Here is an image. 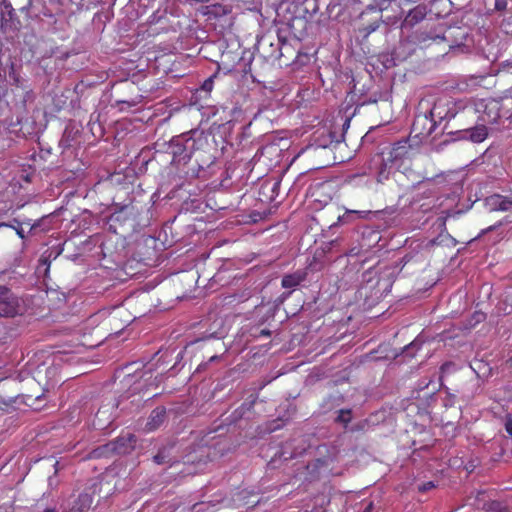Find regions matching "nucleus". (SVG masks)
Segmentation results:
<instances>
[{
    "instance_id": "nucleus-1",
    "label": "nucleus",
    "mask_w": 512,
    "mask_h": 512,
    "mask_svg": "<svg viewBox=\"0 0 512 512\" xmlns=\"http://www.w3.org/2000/svg\"><path fill=\"white\" fill-rule=\"evenodd\" d=\"M469 111L479 113V119L483 123L495 124L501 118L512 117V97L479 99L475 103V108H470Z\"/></svg>"
},
{
    "instance_id": "nucleus-2",
    "label": "nucleus",
    "mask_w": 512,
    "mask_h": 512,
    "mask_svg": "<svg viewBox=\"0 0 512 512\" xmlns=\"http://www.w3.org/2000/svg\"><path fill=\"white\" fill-rule=\"evenodd\" d=\"M450 19V57L461 54H470L474 49V38L470 27L456 26Z\"/></svg>"
},
{
    "instance_id": "nucleus-3",
    "label": "nucleus",
    "mask_w": 512,
    "mask_h": 512,
    "mask_svg": "<svg viewBox=\"0 0 512 512\" xmlns=\"http://www.w3.org/2000/svg\"><path fill=\"white\" fill-rule=\"evenodd\" d=\"M26 305L23 299L15 295L8 288L0 286V316L15 317L25 312Z\"/></svg>"
},
{
    "instance_id": "nucleus-4",
    "label": "nucleus",
    "mask_w": 512,
    "mask_h": 512,
    "mask_svg": "<svg viewBox=\"0 0 512 512\" xmlns=\"http://www.w3.org/2000/svg\"><path fill=\"white\" fill-rule=\"evenodd\" d=\"M173 161L180 163H187L194 151L196 150V140L189 135H181L171 140L170 144Z\"/></svg>"
},
{
    "instance_id": "nucleus-5",
    "label": "nucleus",
    "mask_w": 512,
    "mask_h": 512,
    "mask_svg": "<svg viewBox=\"0 0 512 512\" xmlns=\"http://www.w3.org/2000/svg\"><path fill=\"white\" fill-rule=\"evenodd\" d=\"M441 107L438 105H435L432 110L430 111V115L432 117L431 120L428 119L426 115L418 116L412 126V132L416 133V136L424 135L429 136L435 126V118H438L440 122L444 121L443 127L446 128L447 121H445L446 116L448 115V110H445L444 113L440 111Z\"/></svg>"
},
{
    "instance_id": "nucleus-6",
    "label": "nucleus",
    "mask_w": 512,
    "mask_h": 512,
    "mask_svg": "<svg viewBox=\"0 0 512 512\" xmlns=\"http://www.w3.org/2000/svg\"><path fill=\"white\" fill-rule=\"evenodd\" d=\"M488 136V130L485 124L462 130L450 131V143L460 139L470 140L473 143H480Z\"/></svg>"
},
{
    "instance_id": "nucleus-7",
    "label": "nucleus",
    "mask_w": 512,
    "mask_h": 512,
    "mask_svg": "<svg viewBox=\"0 0 512 512\" xmlns=\"http://www.w3.org/2000/svg\"><path fill=\"white\" fill-rule=\"evenodd\" d=\"M484 206L490 212L510 211L512 210V194L510 196L500 194L490 195L484 199Z\"/></svg>"
},
{
    "instance_id": "nucleus-8",
    "label": "nucleus",
    "mask_w": 512,
    "mask_h": 512,
    "mask_svg": "<svg viewBox=\"0 0 512 512\" xmlns=\"http://www.w3.org/2000/svg\"><path fill=\"white\" fill-rule=\"evenodd\" d=\"M165 414L166 411L162 407H157L156 409H154L150 414V417L146 424V429L148 431H153L157 429L163 423L165 419Z\"/></svg>"
},
{
    "instance_id": "nucleus-9",
    "label": "nucleus",
    "mask_w": 512,
    "mask_h": 512,
    "mask_svg": "<svg viewBox=\"0 0 512 512\" xmlns=\"http://www.w3.org/2000/svg\"><path fill=\"white\" fill-rule=\"evenodd\" d=\"M136 443V438L134 435L128 433L127 435H123L119 437L115 443V450L118 453H128L130 449H133Z\"/></svg>"
},
{
    "instance_id": "nucleus-10",
    "label": "nucleus",
    "mask_w": 512,
    "mask_h": 512,
    "mask_svg": "<svg viewBox=\"0 0 512 512\" xmlns=\"http://www.w3.org/2000/svg\"><path fill=\"white\" fill-rule=\"evenodd\" d=\"M426 16V8L424 6H417L409 11L407 14L404 24L413 26L422 21Z\"/></svg>"
},
{
    "instance_id": "nucleus-11",
    "label": "nucleus",
    "mask_w": 512,
    "mask_h": 512,
    "mask_svg": "<svg viewBox=\"0 0 512 512\" xmlns=\"http://www.w3.org/2000/svg\"><path fill=\"white\" fill-rule=\"evenodd\" d=\"M303 280L304 276L301 273L288 274L282 278V287L286 289H293Z\"/></svg>"
},
{
    "instance_id": "nucleus-12",
    "label": "nucleus",
    "mask_w": 512,
    "mask_h": 512,
    "mask_svg": "<svg viewBox=\"0 0 512 512\" xmlns=\"http://www.w3.org/2000/svg\"><path fill=\"white\" fill-rule=\"evenodd\" d=\"M450 103H453V108H450V119L454 118L458 112L467 108L468 100L466 98H457L450 94Z\"/></svg>"
},
{
    "instance_id": "nucleus-13",
    "label": "nucleus",
    "mask_w": 512,
    "mask_h": 512,
    "mask_svg": "<svg viewBox=\"0 0 512 512\" xmlns=\"http://www.w3.org/2000/svg\"><path fill=\"white\" fill-rule=\"evenodd\" d=\"M407 153V147L406 142L404 143H397L390 152V158L388 161H394L398 158L403 157Z\"/></svg>"
},
{
    "instance_id": "nucleus-14",
    "label": "nucleus",
    "mask_w": 512,
    "mask_h": 512,
    "mask_svg": "<svg viewBox=\"0 0 512 512\" xmlns=\"http://www.w3.org/2000/svg\"><path fill=\"white\" fill-rule=\"evenodd\" d=\"M386 168H387V163L384 162L383 167L380 169V171L378 172V175H377V181L379 183H382L389 178L390 169L387 170Z\"/></svg>"
},
{
    "instance_id": "nucleus-15",
    "label": "nucleus",
    "mask_w": 512,
    "mask_h": 512,
    "mask_svg": "<svg viewBox=\"0 0 512 512\" xmlns=\"http://www.w3.org/2000/svg\"><path fill=\"white\" fill-rule=\"evenodd\" d=\"M486 319V314L481 311H475L471 317L470 324L476 325L483 322Z\"/></svg>"
},
{
    "instance_id": "nucleus-16",
    "label": "nucleus",
    "mask_w": 512,
    "mask_h": 512,
    "mask_svg": "<svg viewBox=\"0 0 512 512\" xmlns=\"http://www.w3.org/2000/svg\"><path fill=\"white\" fill-rule=\"evenodd\" d=\"M500 72L512 74V59L503 61L500 64Z\"/></svg>"
},
{
    "instance_id": "nucleus-17",
    "label": "nucleus",
    "mask_w": 512,
    "mask_h": 512,
    "mask_svg": "<svg viewBox=\"0 0 512 512\" xmlns=\"http://www.w3.org/2000/svg\"><path fill=\"white\" fill-rule=\"evenodd\" d=\"M338 420L344 424H347L350 421V411L341 410L338 416Z\"/></svg>"
},
{
    "instance_id": "nucleus-18",
    "label": "nucleus",
    "mask_w": 512,
    "mask_h": 512,
    "mask_svg": "<svg viewBox=\"0 0 512 512\" xmlns=\"http://www.w3.org/2000/svg\"><path fill=\"white\" fill-rule=\"evenodd\" d=\"M507 7V0H494V8L497 11H503Z\"/></svg>"
},
{
    "instance_id": "nucleus-19",
    "label": "nucleus",
    "mask_w": 512,
    "mask_h": 512,
    "mask_svg": "<svg viewBox=\"0 0 512 512\" xmlns=\"http://www.w3.org/2000/svg\"><path fill=\"white\" fill-rule=\"evenodd\" d=\"M213 88V77L206 79L202 85V89L209 92Z\"/></svg>"
},
{
    "instance_id": "nucleus-20",
    "label": "nucleus",
    "mask_w": 512,
    "mask_h": 512,
    "mask_svg": "<svg viewBox=\"0 0 512 512\" xmlns=\"http://www.w3.org/2000/svg\"><path fill=\"white\" fill-rule=\"evenodd\" d=\"M420 347V341L418 339L414 340L412 343H410L406 348V352L409 354L411 350L419 349Z\"/></svg>"
},
{
    "instance_id": "nucleus-21",
    "label": "nucleus",
    "mask_w": 512,
    "mask_h": 512,
    "mask_svg": "<svg viewBox=\"0 0 512 512\" xmlns=\"http://www.w3.org/2000/svg\"><path fill=\"white\" fill-rule=\"evenodd\" d=\"M461 190H462V185H458V180H457L453 187L452 192H450V197H449L450 202H452L454 200L453 196L456 195Z\"/></svg>"
},
{
    "instance_id": "nucleus-22",
    "label": "nucleus",
    "mask_w": 512,
    "mask_h": 512,
    "mask_svg": "<svg viewBox=\"0 0 512 512\" xmlns=\"http://www.w3.org/2000/svg\"><path fill=\"white\" fill-rule=\"evenodd\" d=\"M434 486H435L434 483L432 481H429V482L424 483L421 486H419V490L424 492V491L432 489Z\"/></svg>"
},
{
    "instance_id": "nucleus-23",
    "label": "nucleus",
    "mask_w": 512,
    "mask_h": 512,
    "mask_svg": "<svg viewBox=\"0 0 512 512\" xmlns=\"http://www.w3.org/2000/svg\"><path fill=\"white\" fill-rule=\"evenodd\" d=\"M349 213L357 214L359 217L364 218L367 214H369V211H358V210H350Z\"/></svg>"
},
{
    "instance_id": "nucleus-24",
    "label": "nucleus",
    "mask_w": 512,
    "mask_h": 512,
    "mask_svg": "<svg viewBox=\"0 0 512 512\" xmlns=\"http://www.w3.org/2000/svg\"><path fill=\"white\" fill-rule=\"evenodd\" d=\"M505 430L506 432L512 436V420H508L506 423H505Z\"/></svg>"
},
{
    "instance_id": "nucleus-25",
    "label": "nucleus",
    "mask_w": 512,
    "mask_h": 512,
    "mask_svg": "<svg viewBox=\"0 0 512 512\" xmlns=\"http://www.w3.org/2000/svg\"><path fill=\"white\" fill-rule=\"evenodd\" d=\"M462 90H463V88L459 84H457L456 86L450 85V93L453 92V94H455L456 91H462Z\"/></svg>"
},
{
    "instance_id": "nucleus-26",
    "label": "nucleus",
    "mask_w": 512,
    "mask_h": 512,
    "mask_svg": "<svg viewBox=\"0 0 512 512\" xmlns=\"http://www.w3.org/2000/svg\"><path fill=\"white\" fill-rule=\"evenodd\" d=\"M458 175V173H452V174H449V177H450V181L451 180H455L457 181L458 180V185H460V182L462 181V179H459L458 177H456ZM456 182H454L455 184Z\"/></svg>"
},
{
    "instance_id": "nucleus-27",
    "label": "nucleus",
    "mask_w": 512,
    "mask_h": 512,
    "mask_svg": "<svg viewBox=\"0 0 512 512\" xmlns=\"http://www.w3.org/2000/svg\"><path fill=\"white\" fill-rule=\"evenodd\" d=\"M154 460H155V462H156V463H158V464H161V463H162V458H161V456H160V455H156V456L154 457Z\"/></svg>"
},
{
    "instance_id": "nucleus-28",
    "label": "nucleus",
    "mask_w": 512,
    "mask_h": 512,
    "mask_svg": "<svg viewBox=\"0 0 512 512\" xmlns=\"http://www.w3.org/2000/svg\"><path fill=\"white\" fill-rule=\"evenodd\" d=\"M373 508V504L370 502L367 507L365 508L364 512H370Z\"/></svg>"
},
{
    "instance_id": "nucleus-29",
    "label": "nucleus",
    "mask_w": 512,
    "mask_h": 512,
    "mask_svg": "<svg viewBox=\"0 0 512 512\" xmlns=\"http://www.w3.org/2000/svg\"><path fill=\"white\" fill-rule=\"evenodd\" d=\"M451 466L456 467V468H459V467H460V464H458V461H457V460H454L452 464L450 463V467H451Z\"/></svg>"
},
{
    "instance_id": "nucleus-30",
    "label": "nucleus",
    "mask_w": 512,
    "mask_h": 512,
    "mask_svg": "<svg viewBox=\"0 0 512 512\" xmlns=\"http://www.w3.org/2000/svg\"><path fill=\"white\" fill-rule=\"evenodd\" d=\"M450 242H452L454 245L457 244V241L455 238L450 236Z\"/></svg>"
},
{
    "instance_id": "nucleus-31",
    "label": "nucleus",
    "mask_w": 512,
    "mask_h": 512,
    "mask_svg": "<svg viewBox=\"0 0 512 512\" xmlns=\"http://www.w3.org/2000/svg\"><path fill=\"white\" fill-rule=\"evenodd\" d=\"M473 467H474V466H470V467L465 466V469H466L468 472H471V471L473 470Z\"/></svg>"
},
{
    "instance_id": "nucleus-32",
    "label": "nucleus",
    "mask_w": 512,
    "mask_h": 512,
    "mask_svg": "<svg viewBox=\"0 0 512 512\" xmlns=\"http://www.w3.org/2000/svg\"><path fill=\"white\" fill-rule=\"evenodd\" d=\"M17 234H18L21 238H23V237H24V235H23L22 231H20V230H18V231H17Z\"/></svg>"
},
{
    "instance_id": "nucleus-33",
    "label": "nucleus",
    "mask_w": 512,
    "mask_h": 512,
    "mask_svg": "<svg viewBox=\"0 0 512 512\" xmlns=\"http://www.w3.org/2000/svg\"><path fill=\"white\" fill-rule=\"evenodd\" d=\"M45 512H54V511L51 509H47V510H45Z\"/></svg>"
},
{
    "instance_id": "nucleus-34",
    "label": "nucleus",
    "mask_w": 512,
    "mask_h": 512,
    "mask_svg": "<svg viewBox=\"0 0 512 512\" xmlns=\"http://www.w3.org/2000/svg\"><path fill=\"white\" fill-rule=\"evenodd\" d=\"M460 213H461V210L455 211V214H460Z\"/></svg>"
},
{
    "instance_id": "nucleus-35",
    "label": "nucleus",
    "mask_w": 512,
    "mask_h": 512,
    "mask_svg": "<svg viewBox=\"0 0 512 512\" xmlns=\"http://www.w3.org/2000/svg\"><path fill=\"white\" fill-rule=\"evenodd\" d=\"M445 367H446V364H443V365H442V370H443V371H444Z\"/></svg>"
},
{
    "instance_id": "nucleus-36",
    "label": "nucleus",
    "mask_w": 512,
    "mask_h": 512,
    "mask_svg": "<svg viewBox=\"0 0 512 512\" xmlns=\"http://www.w3.org/2000/svg\"><path fill=\"white\" fill-rule=\"evenodd\" d=\"M449 5H450V7H453V2H452V1H450V2H449Z\"/></svg>"
}]
</instances>
